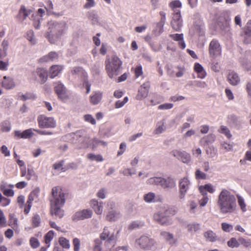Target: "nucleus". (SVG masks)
I'll use <instances>...</instances> for the list:
<instances>
[{"label":"nucleus","mask_w":251,"mask_h":251,"mask_svg":"<svg viewBox=\"0 0 251 251\" xmlns=\"http://www.w3.org/2000/svg\"><path fill=\"white\" fill-rule=\"evenodd\" d=\"M217 205L221 214H231L237 208L236 199L230 191L223 189L218 196Z\"/></svg>","instance_id":"nucleus-1"},{"label":"nucleus","mask_w":251,"mask_h":251,"mask_svg":"<svg viewBox=\"0 0 251 251\" xmlns=\"http://www.w3.org/2000/svg\"><path fill=\"white\" fill-rule=\"evenodd\" d=\"M50 213L60 218L64 216V211L61 207L65 202V193L60 187H54L51 190Z\"/></svg>","instance_id":"nucleus-2"},{"label":"nucleus","mask_w":251,"mask_h":251,"mask_svg":"<svg viewBox=\"0 0 251 251\" xmlns=\"http://www.w3.org/2000/svg\"><path fill=\"white\" fill-rule=\"evenodd\" d=\"M47 26L45 36L51 44L56 43L59 41L67 29L66 24L64 22L52 20L48 22Z\"/></svg>","instance_id":"nucleus-3"},{"label":"nucleus","mask_w":251,"mask_h":251,"mask_svg":"<svg viewBox=\"0 0 251 251\" xmlns=\"http://www.w3.org/2000/svg\"><path fill=\"white\" fill-rule=\"evenodd\" d=\"M169 6L174 11L171 26L174 30L178 31L181 29L183 24L180 10L182 6L181 2L178 0H174L170 3Z\"/></svg>","instance_id":"nucleus-4"},{"label":"nucleus","mask_w":251,"mask_h":251,"mask_svg":"<svg viewBox=\"0 0 251 251\" xmlns=\"http://www.w3.org/2000/svg\"><path fill=\"white\" fill-rule=\"evenodd\" d=\"M122 65V61L117 56L113 55L111 59H107L105 61V69L109 77L113 78L118 75Z\"/></svg>","instance_id":"nucleus-5"},{"label":"nucleus","mask_w":251,"mask_h":251,"mask_svg":"<svg viewBox=\"0 0 251 251\" xmlns=\"http://www.w3.org/2000/svg\"><path fill=\"white\" fill-rule=\"evenodd\" d=\"M112 228L109 226H105L103 231L100 234L101 240H106L105 244L109 248L114 246L115 244V237L114 232L112 231Z\"/></svg>","instance_id":"nucleus-6"},{"label":"nucleus","mask_w":251,"mask_h":251,"mask_svg":"<svg viewBox=\"0 0 251 251\" xmlns=\"http://www.w3.org/2000/svg\"><path fill=\"white\" fill-rule=\"evenodd\" d=\"M106 205L108 210L106 216V220L110 222H114L118 220L121 217V215L118 210L114 209L115 202L111 200H109L107 201Z\"/></svg>","instance_id":"nucleus-7"},{"label":"nucleus","mask_w":251,"mask_h":251,"mask_svg":"<svg viewBox=\"0 0 251 251\" xmlns=\"http://www.w3.org/2000/svg\"><path fill=\"white\" fill-rule=\"evenodd\" d=\"M38 126L42 128H53L56 126V122L54 118L40 115L37 117Z\"/></svg>","instance_id":"nucleus-8"},{"label":"nucleus","mask_w":251,"mask_h":251,"mask_svg":"<svg viewBox=\"0 0 251 251\" xmlns=\"http://www.w3.org/2000/svg\"><path fill=\"white\" fill-rule=\"evenodd\" d=\"M163 207L153 215V219L162 226H169L173 224L172 219L168 217L165 214Z\"/></svg>","instance_id":"nucleus-9"},{"label":"nucleus","mask_w":251,"mask_h":251,"mask_svg":"<svg viewBox=\"0 0 251 251\" xmlns=\"http://www.w3.org/2000/svg\"><path fill=\"white\" fill-rule=\"evenodd\" d=\"M136 243L140 248L149 250L155 247L156 242L153 239L146 236H143L136 240Z\"/></svg>","instance_id":"nucleus-10"},{"label":"nucleus","mask_w":251,"mask_h":251,"mask_svg":"<svg viewBox=\"0 0 251 251\" xmlns=\"http://www.w3.org/2000/svg\"><path fill=\"white\" fill-rule=\"evenodd\" d=\"M66 138L68 141L73 144H81V145L79 147L80 148H83L82 146L85 143V141L89 140L88 137L81 136L80 131L69 133L66 136Z\"/></svg>","instance_id":"nucleus-11"},{"label":"nucleus","mask_w":251,"mask_h":251,"mask_svg":"<svg viewBox=\"0 0 251 251\" xmlns=\"http://www.w3.org/2000/svg\"><path fill=\"white\" fill-rule=\"evenodd\" d=\"M54 89L58 98L62 101L66 100L68 99L69 96L64 85L61 82L58 81L54 83Z\"/></svg>","instance_id":"nucleus-12"},{"label":"nucleus","mask_w":251,"mask_h":251,"mask_svg":"<svg viewBox=\"0 0 251 251\" xmlns=\"http://www.w3.org/2000/svg\"><path fill=\"white\" fill-rule=\"evenodd\" d=\"M171 154L184 163L188 164L191 162V155L185 151L175 150L171 151Z\"/></svg>","instance_id":"nucleus-13"},{"label":"nucleus","mask_w":251,"mask_h":251,"mask_svg":"<svg viewBox=\"0 0 251 251\" xmlns=\"http://www.w3.org/2000/svg\"><path fill=\"white\" fill-rule=\"evenodd\" d=\"M93 211L90 209H84L75 212L72 217L73 221L76 222L92 217Z\"/></svg>","instance_id":"nucleus-14"},{"label":"nucleus","mask_w":251,"mask_h":251,"mask_svg":"<svg viewBox=\"0 0 251 251\" xmlns=\"http://www.w3.org/2000/svg\"><path fill=\"white\" fill-rule=\"evenodd\" d=\"M209 52L211 57H217L221 54L222 49L218 41L213 39L210 42Z\"/></svg>","instance_id":"nucleus-15"},{"label":"nucleus","mask_w":251,"mask_h":251,"mask_svg":"<svg viewBox=\"0 0 251 251\" xmlns=\"http://www.w3.org/2000/svg\"><path fill=\"white\" fill-rule=\"evenodd\" d=\"M190 186V182L189 179L185 177L180 180L179 187V196L180 199H184L185 194L189 189Z\"/></svg>","instance_id":"nucleus-16"},{"label":"nucleus","mask_w":251,"mask_h":251,"mask_svg":"<svg viewBox=\"0 0 251 251\" xmlns=\"http://www.w3.org/2000/svg\"><path fill=\"white\" fill-rule=\"evenodd\" d=\"M39 79L41 83H43L47 80V71L42 68H38L36 70L32 72L31 78L34 80Z\"/></svg>","instance_id":"nucleus-17"},{"label":"nucleus","mask_w":251,"mask_h":251,"mask_svg":"<svg viewBox=\"0 0 251 251\" xmlns=\"http://www.w3.org/2000/svg\"><path fill=\"white\" fill-rule=\"evenodd\" d=\"M99 146L105 147L107 146V143L103 141L100 140L97 138H94L91 140L89 138V140L88 141H85V143L83 144L82 147H92L93 150H95Z\"/></svg>","instance_id":"nucleus-18"},{"label":"nucleus","mask_w":251,"mask_h":251,"mask_svg":"<svg viewBox=\"0 0 251 251\" xmlns=\"http://www.w3.org/2000/svg\"><path fill=\"white\" fill-rule=\"evenodd\" d=\"M150 84L149 82H146L143 83L138 90V93L136 96V99L138 100H142L146 98L149 94Z\"/></svg>","instance_id":"nucleus-19"},{"label":"nucleus","mask_w":251,"mask_h":251,"mask_svg":"<svg viewBox=\"0 0 251 251\" xmlns=\"http://www.w3.org/2000/svg\"><path fill=\"white\" fill-rule=\"evenodd\" d=\"M45 13L44 9L39 8L36 13L32 14L31 19L34 21L33 25L35 28H39L41 21L42 20V17Z\"/></svg>","instance_id":"nucleus-20"},{"label":"nucleus","mask_w":251,"mask_h":251,"mask_svg":"<svg viewBox=\"0 0 251 251\" xmlns=\"http://www.w3.org/2000/svg\"><path fill=\"white\" fill-rule=\"evenodd\" d=\"M90 205L97 215H101L103 212V202L94 199L90 201Z\"/></svg>","instance_id":"nucleus-21"},{"label":"nucleus","mask_w":251,"mask_h":251,"mask_svg":"<svg viewBox=\"0 0 251 251\" xmlns=\"http://www.w3.org/2000/svg\"><path fill=\"white\" fill-rule=\"evenodd\" d=\"M228 82L233 86H236L240 82V78L236 72L229 71L227 76Z\"/></svg>","instance_id":"nucleus-22"},{"label":"nucleus","mask_w":251,"mask_h":251,"mask_svg":"<svg viewBox=\"0 0 251 251\" xmlns=\"http://www.w3.org/2000/svg\"><path fill=\"white\" fill-rule=\"evenodd\" d=\"M242 37L244 43H251V20L248 22Z\"/></svg>","instance_id":"nucleus-23"},{"label":"nucleus","mask_w":251,"mask_h":251,"mask_svg":"<svg viewBox=\"0 0 251 251\" xmlns=\"http://www.w3.org/2000/svg\"><path fill=\"white\" fill-rule=\"evenodd\" d=\"M31 12V9H26L24 5H22L17 16L19 21L23 23Z\"/></svg>","instance_id":"nucleus-24"},{"label":"nucleus","mask_w":251,"mask_h":251,"mask_svg":"<svg viewBox=\"0 0 251 251\" xmlns=\"http://www.w3.org/2000/svg\"><path fill=\"white\" fill-rule=\"evenodd\" d=\"M14 134L15 136L18 138H29L33 135V128H29L23 132L20 130H16L14 132Z\"/></svg>","instance_id":"nucleus-25"},{"label":"nucleus","mask_w":251,"mask_h":251,"mask_svg":"<svg viewBox=\"0 0 251 251\" xmlns=\"http://www.w3.org/2000/svg\"><path fill=\"white\" fill-rule=\"evenodd\" d=\"M38 197V192L36 191L31 192L28 198V200L26 203V206L25 208L24 211L25 214L29 213L32 206V202L35 198Z\"/></svg>","instance_id":"nucleus-26"},{"label":"nucleus","mask_w":251,"mask_h":251,"mask_svg":"<svg viewBox=\"0 0 251 251\" xmlns=\"http://www.w3.org/2000/svg\"><path fill=\"white\" fill-rule=\"evenodd\" d=\"M166 121L165 119H162L158 121L155 126V128L153 131V134L154 135H158L162 133L166 129Z\"/></svg>","instance_id":"nucleus-27"},{"label":"nucleus","mask_w":251,"mask_h":251,"mask_svg":"<svg viewBox=\"0 0 251 251\" xmlns=\"http://www.w3.org/2000/svg\"><path fill=\"white\" fill-rule=\"evenodd\" d=\"M169 36L172 39L178 42V44L181 49L185 48L186 44L184 41L183 34L182 33L170 34Z\"/></svg>","instance_id":"nucleus-28"},{"label":"nucleus","mask_w":251,"mask_h":251,"mask_svg":"<svg viewBox=\"0 0 251 251\" xmlns=\"http://www.w3.org/2000/svg\"><path fill=\"white\" fill-rule=\"evenodd\" d=\"M58 57V54L54 51H51L49 54L45 55L39 59V62L43 63L45 62H48L54 61L57 59Z\"/></svg>","instance_id":"nucleus-29"},{"label":"nucleus","mask_w":251,"mask_h":251,"mask_svg":"<svg viewBox=\"0 0 251 251\" xmlns=\"http://www.w3.org/2000/svg\"><path fill=\"white\" fill-rule=\"evenodd\" d=\"M161 186L164 189H172L175 188L176 186L175 180L170 177L167 178H163Z\"/></svg>","instance_id":"nucleus-30"},{"label":"nucleus","mask_w":251,"mask_h":251,"mask_svg":"<svg viewBox=\"0 0 251 251\" xmlns=\"http://www.w3.org/2000/svg\"><path fill=\"white\" fill-rule=\"evenodd\" d=\"M218 25L225 33H227L230 30L229 21L225 18L220 19Z\"/></svg>","instance_id":"nucleus-31"},{"label":"nucleus","mask_w":251,"mask_h":251,"mask_svg":"<svg viewBox=\"0 0 251 251\" xmlns=\"http://www.w3.org/2000/svg\"><path fill=\"white\" fill-rule=\"evenodd\" d=\"M63 69V66L61 65L52 66L49 72L50 77L53 78L57 76Z\"/></svg>","instance_id":"nucleus-32"},{"label":"nucleus","mask_w":251,"mask_h":251,"mask_svg":"<svg viewBox=\"0 0 251 251\" xmlns=\"http://www.w3.org/2000/svg\"><path fill=\"white\" fill-rule=\"evenodd\" d=\"M160 235L171 245L175 244L176 242V240L174 238L173 234L170 232L163 231L160 232Z\"/></svg>","instance_id":"nucleus-33"},{"label":"nucleus","mask_w":251,"mask_h":251,"mask_svg":"<svg viewBox=\"0 0 251 251\" xmlns=\"http://www.w3.org/2000/svg\"><path fill=\"white\" fill-rule=\"evenodd\" d=\"M102 93L101 92H95L90 97V101L93 105H97L101 101Z\"/></svg>","instance_id":"nucleus-34"},{"label":"nucleus","mask_w":251,"mask_h":251,"mask_svg":"<svg viewBox=\"0 0 251 251\" xmlns=\"http://www.w3.org/2000/svg\"><path fill=\"white\" fill-rule=\"evenodd\" d=\"M2 85L6 89H12L15 86L14 79L10 77H7L6 76L3 77Z\"/></svg>","instance_id":"nucleus-35"},{"label":"nucleus","mask_w":251,"mask_h":251,"mask_svg":"<svg viewBox=\"0 0 251 251\" xmlns=\"http://www.w3.org/2000/svg\"><path fill=\"white\" fill-rule=\"evenodd\" d=\"M194 70L197 73L198 77L199 78L203 79L205 77L206 73L203 67L200 64L198 63H195L194 65Z\"/></svg>","instance_id":"nucleus-36"},{"label":"nucleus","mask_w":251,"mask_h":251,"mask_svg":"<svg viewBox=\"0 0 251 251\" xmlns=\"http://www.w3.org/2000/svg\"><path fill=\"white\" fill-rule=\"evenodd\" d=\"M203 236L206 241L214 242L217 240V236L216 233L211 230L206 231L203 233Z\"/></svg>","instance_id":"nucleus-37"},{"label":"nucleus","mask_w":251,"mask_h":251,"mask_svg":"<svg viewBox=\"0 0 251 251\" xmlns=\"http://www.w3.org/2000/svg\"><path fill=\"white\" fill-rule=\"evenodd\" d=\"M199 191L201 194L207 193L208 192L210 193H213L215 191V189L213 186L210 184H206L204 185L200 186L199 187Z\"/></svg>","instance_id":"nucleus-38"},{"label":"nucleus","mask_w":251,"mask_h":251,"mask_svg":"<svg viewBox=\"0 0 251 251\" xmlns=\"http://www.w3.org/2000/svg\"><path fill=\"white\" fill-rule=\"evenodd\" d=\"M143 199L146 202L148 203H154L156 201L155 193L151 192L145 194Z\"/></svg>","instance_id":"nucleus-39"},{"label":"nucleus","mask_w":251,"mask_h":251,"mask_svg":"<svg viewBox=\"0 0 251 251\" xmlns=\"http://www.w3.org/2000/svg\"><path fill=\"white\" fill-rule=\"evenodd\" d=\"M165 24V23L161 22L157 23L152 30V33L156 36L160 35L164 31V25Z\"/></svg>","instance_id":"nucleus-40"},{"label":"nucleus","mask_w":251,"mask_h":251,"mask_svg":"<svg viewBox=\"0 0 251 251\" xmlns=\"http://www.w3.org/2000/svg\"><path fill=\"white\" fill-rule=\"evenodd\" d=\"M190 33L193 36H201L203 35L204 31L201 26L199 25H195L191 29Z\"/></svg>","instance_id":"nucleus-41"},{"label":"nucleus","mask_w":251,"mask_h":251,"mask_svg":"<svg viewBox=\"0 0 251 251\" xmlns=\"http://www.w3.org/2000/svg\"><path fill=\"white\" fill-rule=\"evenodd\" d=\"M240 62L244 69L251 74V62L246 58H241Z\"/></svg>","instance_id":"nucleus-42"},{"label":"nucleus","mask_w":251,"mask_h":251,"mask_svg":"<svg viewBox=\"0 0 251 251\" xmlns=\"http://www.w3.org/2000/svg\"><path fill=\"white\" fill-rule=\"evenodd\" d=\"M200 224L196 222L191 223L187 225V230L190 233L197 232L200 229Z\"/></svg>","instance_id":"nucleus-43"},{"label":"nucleus","mask_w":251,"mask_h":251,"mask_svg":"<svg viewBox=\"0 0 251 251\" xmlns=\"http://www.w3.org/2000/svg\"><path fill=\"white\" fill-rule=\"evenodd\" d=\"M120 173L122 174L124 176H132L135 175L136 173V170L133 168H126L120 171Z\"/></svg>","instance_id":"nucleus-44"},{"label":"nucleus","mask_w":251,"mask_h":251,"mask_svg":"<svg viewBox=\"0 0 251 251\" xmlns=\"http://www.w3.org/2000/svg\"><path fill=\"white\" fill-rule=\"evenodd\" d=\"M163 178L161 177H151L147 180V183L150 185H161Z\"/></svg>","instance_id":"nucleus-45"},{"label":"nucleus","mask_w":251,"mask_h":251,"mask_svg":"<svg viewBox=\"0 0 251 251\" xmlns=\"http://www.w3.org/2000/svg\"><path fill=\"white\" fill-rule=\"evenodd\" d=\"M87 158L91 161H96L97 162H102L103 161V158L100 154H95L94 153H89L87 155Z\"/></svg>","instance_id":"nucleus-46"},{"label":"nucleus","mask_w":251,"mask_h":251,"mask_svg":"<svg viewBox=\"0 0 251 251\" xmlns=\"http://www.w3.org/2000/svg\"><path fill=\"white\" fill-rule=\"evenodd\" d=\"M227 244L228 246L231 248H238L240 246L239 238L236 239L234 237H232L227 242Z\"/></svg>","instance_id":"nucleus-47"},{"label":"nucleus","mask_w":251,"mask_h":251,"mask_svg":"<svg viewBox=\"0 0 251 251\" xmlns=\"http://www.w3.org/2000/svg\"><path fill=\"white\" fill-rule=\"evenodd\" d=\"M164 209V211L165 214L168 217H170V216H174L176 215L177 212V209L174 207H166L165 206H163Z\"/></svg>","instance_id":"nucleus-48"},{"label":"nucleus","mask_w":251,"mask_h":251,"mask_svg":"<svg viewBox=\"0 0 251 251\" xmlns=\"http://www.w3.org/2000/svg\"><path fill=\"white\" fill-rule=\"evenodd\" d=\"M144 223L143 222L136 221L132 222L129 226L128 228L130 230H133L140 228L143 226Z\"/></svg>","instance_id":"nucleus-49"},{"label":"nucleus","mask_w":251,"mask_h":251,"mask_svg":"<svg viewBox=\"0 0 251 251\" xmlns=\"http://www.w3.org/2000/svg\"><path fill=\"white\" fill-rule=\"evenodd\" d=\"M54 232L53 230L49 231L45 236V242L48 245V248L50 246V242L53 239Z\"/></svg>","instance_id":"nucleus-50"},{"label":"nucleus","mask_w":251,"mask_h":251,"mask_svg":"<svg viewBox=\"0 0 251 251\" xmlns=\"http://www.w3.org/2000/svg\"><path fill=\"white\" fill-rule=\"evenodd\" d=\"M239 241L240 245H242L246 248H251V240L250 239L240 237L239 238Z\"/></svg>","instance_id":"nucleus-51"},{"label":"nucleus","mask_w":251,"mask_h":251,"mask_svg":"<svg viewBox=\"0 0 251 251\" xmlns=\"http://www.w3.org/2000/svg\"><path fill=\"white\" fill-rule=\"evenodd\" d=\"M188 206L189 208V211L191 214H195L196 209L198 206L197 202L194 200H190L188 201Z\"/></svg>","instance_id":"nucleus-52"},{"label":"nucleus","mask_w":251,"mask_h":251,"mask_svg":"<svg viewBox=\"0 0 251 251\" xmlns=\"http://www.w3.org/2000/svg\"><path fill=\"white\" fill-rule=\"evenodd\" d=\"M31 223L33 227H36L40 226L41 223V219L40 216L35 214L31 219Z\"/></svg>","instance_id":"nucleus-53"},{"label":"nucleus","mask_w":251,"mask_h":251,"mask_svg":"<svg viewBox=\"0 0 251 251\" xmlns=\"http://www.w3.org/2000/svg\"><path fill=\"white\" fill-rule=\"evenodd\" d=\"M59 243L63 248L69 249L70 248V244L69 240L61 237L59 239Z\"/></svg>","instance_id":"nucleus-54"},{"label":"nucleus","mask_w":251,"mask_h":251,"mask_svg":"<svg viewBox=\"0 0 251 251\" xmlns=\"http://www.w3.org/2000/svg\"><path fill=\"white\" fill-rule=\"evenodd\" d=\"M202 196V198L199 200V202L200 206L204 207L205 206L207 203H208L209 199L207 196V193L201 194Z\"/></svg>","instance_id":"nucleus-55"},{"label":"nucleus","mask_w":251,"mask_h":251,"mask_svg":"<svg viewBox=\"0 0 251 251\" xmlns=\"http://www.w3.org/2000/svg\"><path fill=\"white\" fill-rule=\"evenodd\" d=\"M189 85L201 88H205L207 86L205 82L200 81H191L189 82Z\"/></svg>","instance_id":"nucleus-56"},{"label":"nucleus","mask_w":251,"mask_h":251,"mask_svg":"<svg viewBox=\"0 0 251 251\" xmlns=\"http://www.w3.org/2000/svg\"><path fill=\"white\" fill-rule=\"evenodd\" d=\"M17 219L15 217L13 214L9 215V219L8 220V225L12 228H14L17 226Z\"/></svg>","instance_id":"nucleus-57"},{"label":"nucleus","mask_w":251,"mask_h":251,"mask_svg":"<svg viewBox=\"0 0 251 251\" xmlns=\"http://www.w3.org/2000/svg\"><path fill=\"white\" fill-rule=\"evenodd\" d=\"M238 203L243 212L247 211L246 204L244 199L241 196H237Z\"/></svg>","instance_id":"nucleus-58"},{"label":"nucleus","mask_w":251,"mask_h":251,"mask_svg":"<svg viewBox=\"0 0 251 251\" xmlns=\"http://www.w3.org/2000/svg\"><path fill=\"white\" fill-rule=\"evenodd\" d=\"M26 38L32 44H35L36 42V38L32 30H29L27 32Z\"/></svg>","instance_id":"nucleus-59"},{"label":"nucleus","mask_w":251,"mask_h":251,"mask_svg":"<svg viewBox=\"0 0 251 251\" xmlns=\"http://www.w3.org/2000/svg\"><path fill=\"white\" fill-rule=\"evenodd\" d=\"M74 251H79L80 249V241L77 238H75L73 240Z\"/></svg>","instance_id":"nucleus-60"},{"label":"nucleus","mask_w":251,"mask_h":251,"mask_svg":"<svg viewBox=\"0 0 251 251\" xmlns=\"http://www.w3.org/2000/svg\"><path fill=\"white\" fill-rule=\"evenodd\" d=\"M95 245L94 246V251H102L101 245L102 244V241L100 239L97 238L94 241Z\"/></svg>","instance_id":"nucleus-61"},{"label":"nucleus","mask_w":251,"mask_h":251,"mask_svg":"<svg viewBox=\"0 0 251 251\" xmlns=\"http://www.w3.org/2000/svg\"><path fill=\"white\" fill-rule=\"evenodd\" d=\"M64 161L61 160L58 162L55 163L53 164V168L55 170H57L59 171H61L62 172H64L65 169L63 168L64 165Z\"/></svg>","instance_id":"nucleus-62"},{"label":"nucleus","mask_w":251,"mask_h":251,"mask_svg":"<svg viewBox=\"0 0 251 251\" xmlns=\"http://www.w3.org/2000/svg\"><path fill=\"white\" fill-rule=\"evenodd\" d=\"M221 226L223 230L226 232H229L233 229L232 225L226 223H222Z\"/></svg>","instance_id":"nucleus-63"},{"label":"nucleus","mask_w":251,"mask_h":251,"mask_svg":"<svg viewBox=\"0 0 251 251\" xmlns=\"http://www.w3.org/2000/svg\"><path fill=\"white\" fill-rule=\"evenodd\" d=\"M220 131L221 133L224 134L228 138H230L232 136L228 128L225 126H221Z\"/></svg>","instance_id":"nucleus-64"}]
</instances>
